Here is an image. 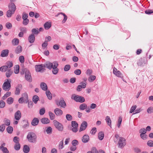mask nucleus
Here are the masks:
<instances>
[{
  "instance_id": "nucleus-37",
  "label": "nucleus",
  "mask_w": 153,
  "mask_h": 153,
  "mask_svg": "<svg viewBox=\"0 0 153 153\" xmlns=\"http://www.w3.org/2000/svg\"><path fill=\"white\" fill-rule=\"evenodd\" d=\"M87 107V105L85 103H82L79 106V108L81 110H84Z\"/></svg>"
},
{
  "instance_id": "nucleus-31",
  "label": "nucleus",
  "mask_w": 153,
  "mask_h": 153,
  "mask_svg": "<svg viewBox=\"0 0 153 153\" xmlns=\"http://www.w3.org/2000/svg\"><path fill=\"white\" fill-rule=\"evenodd\" d=\"M107 124L111 128V121L109 116H106L105 119Z\"/></svg>"
},
{
  "instance_id": "nucleus-5",
  "label": "nucleus",
  "mask_w": 153,
  "mask_h": 153,
  "mask_svg": "<svg viewBox=\"0 0 153 153\" xmlns=\"http://www.w3.org/2000/svg\"><path fill=\"white\" fill-rule=\"evenodd\" d=\"M54 125L56 128L59 131H62L64 129V127L63 125L56 120L53 121Z\"/></svg>"
},
{
  "instance_id": "nucleus-50",
  "label": "nucleus",
  "mask_w": 153,
  "mask_h": 153,
  "mask_svg": "<svg viewBox=\"0 0 153 153\" xmlns=\"http://www.w3.org/2000/svg\"><path fill=\"white\" fill-rule=\"evenodd\" d=\"M140 136L143 140H146L147 139V135L145 134H140Z\"/></svg>"
},
{
  "instance_id": "nucleus-56",
  "label": "nucleus",
  "mask_w": 153,
  "mask_h": 153,
  "mask_svg": "<svg viewBox=\"0 0 153 153\" xmlns=\"http://www.w3.org/2000/svg\"><path fill=\"white\" fill-rule=\"evenodd\" d=\"M32 33L33 34H37L39 33V31L38 30V28H37V29L35 28H34V29H32Z\"/></svg>"
},
{
  "instance_id": "nucleus-60",
  "label": "nucleus",
  "mask_w": 153,
  "mask_h": 153,
  "mask_svg": "<svg viewBox=\"0 0 153 153\" xmlns=\"http://www.w3.org/2000/svg\"><path fill=\"white\" fill-rule=\"evenodd\" d=\"M5 128V124H2L0 126V131L1 132H3Z\"/></svg>"
},
{
  "instance_id": "nucleus-35",
  "label": "nucleus",
  "mask_w": 153,
  "mask_h": 153,
  "mask_svg": "<svg viewBox=\"0 0 153 153\" xmlns=\"http://www.w3.org/2000/svg\"><path fill=\"white\" fill-rule=\"evenodd\" d=\"M11 92L9 91L7 92L2 97V99L3 100H5L8 97L10 96L11 95Z\"/></svg>"
},
{
  "instance_id": "nucleus-24",
  "label": "nucleus",
  "mask_w": 153,
  "mask_h": 153,
  "mask_svg": "<svg viewBox=\"0 0 153 153\" xmlns=\"http://www.w3.org/2000/svg\"><path fill=\"white\" fill-rule=\"evenodd\" d=\"M9 53V50L5 49L2 51L0 56L2 57H4L8 56Z\"/></svg>"
},
{
  "instance_id": "nucleus-48",
  "label": "nucleus",
  "mask_w": 153,
  "mask_h": 153,
  "mask_svg": "<svg viewBox=\"0 0 153 153\" xmlns=\"http://www.w3.org/2000/svg\"><path fill=\"white\" fill-rule=\"evenodd\" d=\"M64 147L63 140L61 141L59 143V149H62Z\"/></svg>"
},
{
  "instance_id": "nucleus-22",
  "label": "nucleus",
  "mask_w": 153,
  "mask_h": 153,
  "mask_svg": "<svg viewBox=\"0 0 153 153\" xmlns=\"http://www.w3.org/2000/svg\"><path fill=\"white\" fill-rule=\"evenodd\" d=\"M41 88L44 91H47L48 89V86L46 83L44 82H42L40 83Z\"/></svg>"
},
{
  "instance_id": "nucleus-58",
  "label": "nucleus",
  "mask_w": 153,
  "mask_h": 153,
  "mask_svg": "<svg viewBox=\"0 0 153 153\" xmlns=\"http://www.w3.org/2000/svg\"><path fill=\"white\" fill-rule=\"evenodd\" d=\"M97 131L96 128L94 127L90 131V133L93 135Z\"/></svg>"
},
{
  "instance_id": "nucleus-8",
  "label": "nucleus",
  "mask_w": 153,
  "mask_h": 153,
  "mask_svg": "<svg viewBox=\"0 0 153 153\" xmlns=\"http://www.w3.org/2000/svg\"><path fill=\"white\" fill-rule=\"evenodd\" d=\"M53 66L52 68V72L53 74L56 75L59 72V69L57 68L59 65V64L58 62L56 61L53 62Z\"/></svg>"
},
{
  "instance_id": "nucleus-51",
  "label": "nucleus",
  "mask_w": 153,
  "mask_h": 153,
  "mask_svg": "<svg viewBox=\"0 0 153 153\" xmlns=\"http://www.w3.org/2000/svg\"><path fill=\"white\" fill-rule=\"evenodd\" d=\"M137 108V106L136 105H134L132 106L130 110L129 111V113H132L134 111H135Z\"/></svg>"
},
{
  "instance_id": "nucleus-40",
  "label": "nucleus",
  "mask_w": 153,
  "mask_h": 153,
  "mask_svg": "<svg viewBox=\"0 0 153 153\" xmlns=\"http://www.w3.org/2000/svg\"><path fill=\"white\" fill-rule=\"evenodd\" d=\"M19 66L18 65H16L14 69V72L16 74H18L19 72Z\"/></svg>"
},
{
  "instance_id": "nucleus-41",
  "label": "nucleus",
  "mask_w": 153,
  "mask_h": 153,
  "mask_svg": "<svg viewBox=\"0 0 153 153\" xmlns=\"http://www.w3.org/2000/svg\"><path fill=\"white\" fill-rule=\"evenodd\" d=\"M6 130L8 133L11 134L13 132V128L12 126H9L7 128Z\"/></svg>"
},
{
  "instance_id": "nucleus-38",
  "label": "nucleus",
  "mask_w": 153,
  "mask_h": 153,
  "mask_svg": "<svg viewBox=\"0 0 153 153\" xmlns=\"http://www.w3.org/2000/svg\"><path fill=\"white\" fill-rule=\"evenodd\" d=\"M13 100H14L13 98L11 97H9L7 100V102L8 104L10 105L13 103Z\"/></svg>"
},
{
  "instance_id": "nucleus-62",
  "label": "nucleus",
  "mask_w": 153,
  "mask_h": 153,
  "mask_svg": "<svg viewBox=\"0 0 153 153\" xmlns=\"http://www.w3.org/2000/svg\"><path fill=\"white\" fill-rule=\"evenodd\" d=\"M122 121V118L121 117H119L118 120V123L117 126L118 128H120Z\"/></svg>"
},
{
  "instance_id": "nucleus-44",
  "label": "nucleus",
  "mask_w": 153,
  "mask_h": 153,
  "mask_svg": "<svg viewBox=\"0 0 153 153\" xmlns=\"http://www.w3.org/2000/svg\"><path fill=\"white\" fill-rule=\"evenodd\" d=\"M49 115L51 120H53L55 118V115L51 111L49 112Z\"/></svg>"
},
{
  "instance_id": "nucleus-39",
  "label": "nucleus",
  "mask_w": 153,
  "mask_h": 153,
  "mask_svg": "<svg viewBox=\"0 0 153 153\" xmlns=\"http://www.w3.org/2000/svg\"><path fill=\"white\" fill-rule=\"evenodd\" d=\"M96 78L95 76L91 75L88 78V80L90 82H92L96 79Z\"/></svg>"
},
{
  "instance_id": "nucleus-43",
  "label": "nucleus",
  "mask_w": 153,
  "mask_h": 153,
  "mask_svg": "<svg viewBox=\"0 0 153 153\" xmlns=\"http://www.w3.org/2000/svg\"><path fill=\"white\" fill-rule=\"evenodd\" d=\"M62 14L64 16V19L62 21V23H65L67 19V16L65 13H59L58 14Z\"/></svg>"
},
{
  "instance_id": "nucleus-11",
  "label": "nucleus",
  "mask_w": 153,
  "mask_h": 153,
  "mask_svg": "<svg viewBox=\"0 0 153 153\" xmlns=\"http://www.w3.org/2000/svg\"><path fill=\"white\" fill-rule=\"evenodd\" d=\"M56 103L57 105L60 106L63 108H65L66 105L65 102L63 99L60 100L59 101L56 100Z\"/></svg>"
},
{
  "instance_id": "nucleus-52",
  "label": "nucleus",
  "mask_w": 153,
  "mask_h": 153,
  "mask_svg": "<svg viewBox=\"0 0 153 153\" xmlns=\"http://www.w3.org/2000/svg\"><path fill=\"white\" fill-rule=\"evenodd\" d=\"M52 132V129L51 127H48L46 130V132L48 134H51Z\"/></svg>"
},
{
  "instance_id": "nucleus-26",
  "label": "nucleus",
  "mask_w": 153,
  "mask_h": 153,
  "mask_svg": "<svg viewBox=\"0 0 153 153\" xmlns=\"http://www.w3.org/2000/svg\"><path fill=\"white\" fill-rule=\"evenodd\" d=\"M44 26L45 29L48 30L51 27V23L47 22L44 24Z\"/></svg>"
},
{
  "instance_id": "nucleus-19",
  "label": "nucleus",
  "mask_w": 153,
  "mask_h": 153,
  "mask_svg": "<svg viewBox=\"0 0 153 153\" xmlns=\"http://www.w3.org/2000/svg\"><path fill=\"white\" fill-rule=\"evenodd\" d=\"M39 120L37 118L35 117L32 120L31 122V125L33 126L37 125L39 123Z\"/></svg>"
},
{
  "instance_id": "nucleus-23",
  "label": "nucleus",
  "mask_w": 153,
  "mask_h": 153,
  "mask_svg": "<svg viewBox=\"0 0 153 153\" xmlns=\"http://www.w3.org/2000/svg\"><path fill=\"white\" fill-rule=\"evenodd\" d=\"M54 112L56 115H61L63 113L62 111L59 108H56L54 109Z\"/></svg>"
},
{
  "instance_id": "nucleus-4",
  "label": "nucleus",
  "mask_w": 153,
  "mask_h": 153,
  "mask_svg": "<svg viewBox=\"0 0 153 153\" xmlns=\"http://www.w3.org/2000/svg\"><path fill=\"white\" fill-rule=\"evenodd\" d=\"M6 65L2 66L0 68V71L2 72H5L6 70L11 69V68L13 66V64L12 62H8L6 63Z\"/></svg>"
},
{
  "instance_id": "nucleus-14",
  "label": "nucleus",
  "mask_w": 153,
  "mask_h": 153,
  "mask_svg": "<svg viewBox=\"0 0 153 153\" xmlns=\"http://www.w3.org/2000/svg\"><path fill=\"white\" fill-rule=\"evenodd\" d=\"M44 65L45 66V68L46 67L50 70L51 69L53 66V63H51L49 61L47 62Z\"/></svg>"
},
{
  "instance_id": "nucleus-12",
  "label": "nucleus",
  "mask_w": 153,
  "mask_h": 153,
  "mask_svg": "<svg viewBox=\"0 0 153 153\" xmlns=\"http://www.w3.org/2000/svg\"><path fill=\"white\" fill-rule=\"evenodd\" d=\"M25 79L28 82H31L32 81V78L31 76V74L28 71H26L25 72Z\"/></svg>"
},
{
  "instance_id": "nucleus-32",
  "label": "nucleus",
  "mask_w": 153,
  "mask_h": 153,
  "mask_svg": "<svg viewBox=\"0 0 153 153\" xmlns=\"http://www.w3.org/2000/svg\"><path fill=\"white\" fill-rule=\"evenodd\" d=\"M3 122L4 123V124H5V126H9L10 125V120L6 118H4Z\"/></svg>"
},
{
  "instance_id": "nucleus-10",
  "label": "nucleus",
  "mask_w": 153,
  "mask_h": 153,
  "mask_svg": "<svg viewBox=\"0 0 153 153\" xmlns=\"http://www.w3.org/2000/svg\"><path fill=\"white\" fill-rule=\"evenodd\" d=\"M71 123V126L73 127L71 129L72 131L74 132H76L78 131V123L75 121H72Z\"/></svg>"
},
{
  "instance_id": "nucleus-57",
  "label": "nucleus",
  "mask_w": 153,
  "mask_h": 153,
  "mask_svg": "<svg viewBox=\"0 0 153 153\" xmlns=\"http://www.w3.org/2000/svg\"><path fill=\"white\" fill-rule=\"evenodd\" d=\"M48 45V42L47 41H45L42 44V49H44Z\"/></svg>"
},
{
  "instance_id": "nucleus-20",
  "label": "nucleus",
  "mask_w": 153,
  "mask_h": 153,
  "mask_svg": "<svg viewBox=\"0 0 153 153\" xmlns=\"http://www.w3.org/2000/svg\"><path fill=\"white\" fill-rule=\"evenodd\" d=\"M35 40V36L33 33H32L28 37V40L30 43H33Z\"/></svg>"
},
{
  "instance_id": "nucleus-18",
  "label": "nucleus",
  "mask_w": 153,
  "mask_h": 153,
  "mask_svg": "<svg viewBox=\"0 0 153 153\" xmlns=\"http://www.w3.org/2000/svg\"><path fill=\"white\" fill-rule=\"evenodd\" d=\"M5 72H6V76L7 78L10 77L13 73V72L11 70V69L9 68L6 70Z\"/></svg>"
},
{
  "instance_id": "nucleus-3",
  "label": "nucleus",
  "mask_w": 153,
  "mask_h": 153,
  "mask_svg": "<svg viewBox=\"0 0 153 153\" xmlns=\"http://www.w3.org/2000/svg\"><path fill=\"white\" fill-rule=\"evenodd\" d=\"M6 80L3 84L2 88L6 91H8L10 89L11 81L9 79H7Z\"/></svg>"
},
{
  "instance_id": "nucleus-33",
  "label": "nucleus",
  "mask_w": 153,
  "mask_h": 153,
  "mask_svg": "<svg viewBox=\"0 0 153 153\" xmlns=\"http://www.w3.org/2000/svg\"><path fill=\"white\" fill-rule=\"evenodd\" d=\"M39 100L38 96L36 95L34 96L33 97V101L36 104L37 102Z\"/></svg>"
},
{
  "instance_id": "nucleus-17",
  "label": "nucleus",
  "mask_w": 153,
  "mask_h": 153,
  "mask_svg": "<svg viewBox=\"0 0 153 153\" xmlns=\"http://www.w3.org/2000/svg\"><path fill=\"white\" fill-rule=\"evenodd\" d=\"M15 118L16 120H20L21 117V113L19 110L17 111L15 114Z\"/></svg>"
},
{
  "instance_id": "nucleus-1",
  "label": "nucleus",
  "mask_w": 153,
  "mask_h": 153,
  "mask_svg": "<svg viewBox=\"0 0 153 153\" xmlns=\"http://www.w3.org/2000/svg\"><path fill=\"white\" fill-rule=\"evenodd\" d=\"M27 138L28 141L30 143H35L36 141L37 136L33 132H29Z\"/></svg>"
},
{
  "instance_id": "nucleus-63",
  "label": "nucleus",
  "mask_w": 153,
  "mask_h": 153,
  "mask_svg": "<svg viewBox=\"0 0 153 153\" xmlns=\"http://www.w3.org/2000/svg\"><path fill=\"white\" fill-rule=\"evenodd\" d=\"M20 30L22 32L24 33H26L27 32V29L25 27H21L20 28Z\"/></svg>"
},
{
  "instance_id": "nucleus-36",
  "label": "nucleus",
  "mask_w": 153,
  "mask_h": 153,
  "mask_svg": "<svg viewBox=\"0 0 153 153\" xmlns=\"http://www.w3.org/2000/svg\"><path fill=\"white\" fill-rule=\"evenodd\" d=\"M46 94L49 100H51L52 99V96L51 94L49 91H47L46 92Z\"/></svg>"
},
{
  "instance_id": "nucleus-46",
  "label": "nucleus",
  "mask_w": 153,
  "mask_h": 153,
  "mask_svg": "<svg viewBox=\"0 0 153 153\" xmlns=\"http://www.w3.org/2000/svg\"><path fill=\"white\" fill-rule=\"evenodd\" d=\"M14 148L16 150L18 151L19 150L20 148V145L19 143H15Z\"/></svg>"
},
{
  "instance_id": "nucleus-30",
  "label": "nucleus",
  "mask_w": 153,
  "mask_h": 153,
  "mask_svg": "<svg viewBox=\"0 0 153 153\" xmlns=\"http://www.w3.org/2000/svg\"><path fill=\"white\" fill-rule=\"evenodd\" d=\"M23 151L25 153H28L30 151V148L27 145H25L23 148Z\"/></svg>"
},
{
  "instance_id": "nucleus-53",
  "label": "nucleus",
  "mask_w": 153,
  "mask_h": 153,
  "mask_svg": "<svg viewBox=\"0 0 153 153\" xmlns=\"http://www.w3.org/2000/svg\"><path fill=\"white\" fill-rule=\"evenodd\" d=\"M5 105V102L2 100L0 101V108H4Z\"/></svg>"
},
{
  "instance_id": "nucleus-28",
  "label": "nucleus",
  "mask_w": 153,
  "mask_h": 153,
  "mask_svg": "<svg viewBox=\"0 0 153 153\" xmlns=\"http://www.w3.org/2000/svg\"><path fill=\"white\" fill-rule=\"evenodd\" d=\"M22 51V48L20 45L18 46L16 48L15 52L16 54L21 53Z\"/></svg>"
},
{
  "instance_id": "nucleus-13",
  "label": "nucleus",
  "mask_w": 153,
  "mask_h": 153,
  "mask_svg": "<svg viewBox=\"0 0 153 153\" xmlns=\"http://www.w3.org/2000/svg\"><path fill=\"white\" fill-rule=\"evenodd\" d=\"M88 126L87 123L85 121L82 122L81 125L80 127L79 130V132H81L85 129Z\"/></svg>"
},
{
  "instance_id": "nucleus-47",
  "label": "nucleus",
  "mask_w": 153,
  "mask_h": 153,
  "mask_svg": "<svg viewBox=\"0 0 153 153\" xmlns=\"http://www.w3.org/2000/svg\"><path fill=\"white\" fill-rule=\"evenodd\" d=\"M71 68V66L69 65H65L64 68V70L65 71H69Z\"/></svg>"
},
{
  "instance_id": "nucleus-6",
  "label": "nucleus",
  "mask_w": 153,
  "mask_h": 153,
  "mask_svg": "<svg viewBox=\"0 0 153 153\" xmlns=\"http://www.w3.org/2000/svg\"><path fill=\"white\" fill-rule=\"evenodd\" d=\"M118 148H123L126 145V140L123 137H120L118 142Z\"/></svg>"
},
{
  "instance_id": "nucleus-34",
  "label": "nucleus",
  "mask_w": 153,
  "mask_h": 153,
  "mask_svg": "<svg viewBox=\"0 0 153 153\" xmlns=\"http://www.w3.org/2000/svg\"><path fill=\"white\" fill-rule=\"evenodd\" d=\"M12 42L14 45H17L19 43V40L17 38H14L12 40Z\"/></svg>"
},
{
  "instance_id": "nucleus-61",
  "label": "nucleus",
  "mask_w": 153,
  "mask_h": 153,
  "mask_svg": "<svg viewBox=\"0 0 153 153\" xmlns=\"http://www.w3.org/2000/svg\"><path fill=\"white\" fill-rule=\"evenodd\" d=\"M19 61L21 62V63H24L25 61V59L24 56H20L19 58Z\"/></svg>"
},
{
  "instance_id": "nucleus-25",
  "label": "nucleus",
  "mask_w": 153,
  "mask_h": 153,
  "mask_svg": "<svg viewBox=\"0 0 153 153\" xmlns=\"http://www.w3.org/2000/svg\"><path fill=\"white\" fill-rule=\"evenodd\" d=\"M89 140V137L88 135H85L83 136L82 139V141L84 143L88 142Z\"/></svg>"
},
{
  "instance_id": "nucleus-29",
  "label": "nucleus",
  "mask_w": 153,
  "mask_h": 153,
  "mask_svg": "<svg viewBox=\"0 0 153 153\" xmlns=\"http://www.w3.org/2000/svg\"><path fill=\"white\" fill-rule=\"evenodd\" d=\"M104 133L102 131L100 132L98 135V137L100 140H102L104 138Z\"/></svg>"
},
{
  "instance_id": "nucleus-49",
  "label": "nucleus",
  "mask_w": 153,
  "mask_h": 153,
  "mask_svg": "<svg viewBox=\"0 0 153 153\" xmlns=\"http://www.w3.org/2000/svg\"><path fill=\"white\" fill-rule=\"evenodd\" d=\"M147 144L149 147H153V141L152 140H148L147 143Z\"/></svg>"
},
{
  "instance_id": "nucleus-21",
  "label": "nucleus",
  "mask_w": 153,
  "mask_h": 153,
  "mask_svg": "<svg viewBox=\"0 0 153 153\" xmlns=\"http://www.w3.org/2000/svg\"><path fill=\"white\" fill-rule=\"evenodd\" d=\"M22 89V86L21 85H18L16 88V90L15 94L16 95H19L20 93V91Z\"/></svg>"
},
{
  "instance_id": "nucleus-64",
  "label": "nucleus",
  "mask_w": 153,
  "mask_h": 153,
  "mask_svg": "<svg viewBox=\"0 0 153 153\" xmlns=\"http://www.w3.org/2000/svg\"><path fill=\"white\" fill-rule=\"evenodd\" d=\"M74 73L76 75H79L81 74V71L80 69H77L75 70Z\"/></svg>"
},
{
  "instance_id": "nucleus-42",
  "label": "nucleus",
  "mask_w": 153,
  "mask_h": 153,
  "mask_svg": "<svg viewBox=\"0 0 153 153\" xmlns=\"http://www.w3.org/2000/svg\"><path fill=\"white\" fill-rule=\"evenodd\" d=\"M14 13H13V11L10 10H9L7 12V16L8 17H10L12 15L14 14Z\"/></svg>"
},
{
  "instance_id": "nucleus-7",
  "label": "nucleus",
  "mask_w": 153,
  "mask_h": 153,
  "mask_svg": "<svg viewBox=\"0 0 153 153\" xmlns=\"http://www.w3.org/2000/svg\"><path fill=\"white\" fill-rule=\"evenodd\" d=\"M35 68V70L37 72L43 73L45 71V66L43 64L36 65Z\"/></svg>"
},
{
  "instance_id": "nucleus-54",
  "label": "nucleus",
  "mask_w": 153,
  "mask_h": 153,
  "mask_svg": "<svg viewBox=\"0 0 153 153\" xmlns=\"http://www.w3.org/2000/svg\"><path fill=\"white\" fill-rule=\"evenodd\" d=\"M19 138L18 137H15L13 139V141L15 143H19Z\"/></svg>"
},
{
  "instance_id": "nucleus-59",
  "label": "nucleus",
  "mask_w": 153,
  "mask_h": 153,
  "mask_svg": "<svg viewBox=\"0 0 153 153\" xmlns=\"http://www.w3.org/2000/svg\"><path fill=\"white\" fill-rule=\"evenodd\" d=\"M147 112L148 113H152L153 112V107H149L147 110Z\"/></svg>"
},
{
  "instance_id": "nucleus-45",
  "label": "nucleus",
  "mask_w": 153,
  "mask_h": 153,
  "mask_svg": "<svg viewBox=\"0 0 153 153\" xmlns=\"http://www.w3.org/2000/svg\"><path fill=\"white\" fill-rule=\"evenodd\" d=\"M66 118L68 121H71L73 119L72 116L70 114H67L66 115Z\"/></svg>"
},
{
  "instance_id": "nucleus-15",
  "label": "nucleus",
  "mask_w": 153,
  "mask_h": 153,
  "mask_svg": "<svg viewBox=\"0 0 153 153\" xmlns=\"http://www.w3.org/2000/svg\"><path fill=\"white\" fill-rule=\"evenodd\" d=\"M113 73L118 77L121 78L123 77V76L120 72L117 70L114 67L113 68Z\"/></svg>"
},
{
  "instance_id": "nucleus-16",
  "label": "nucleus",
  "mask_w": 153,
  "mask_h": 153,
  "mask_svg": "<svg viewBox=\"0 0 153 153\" xmlns=\"http://www.w3.org/2000/svg\"><path fill=\"white\" fill-rule=\"evenodd\" d=\"M8 7L9 10H10L13 11V13L15 12L16 9V7L14 3L12 2L10 3L8 5Z\"/></svg>"
},
{
  "instance_id": "nucleus-27",
  "label": "nucleus",
  "mask_w": 153,
  "mask_h": 153,
  "mask_svg": "<svg viewBox=\"0 0 153 153\" xmlns=\"http://www.w3.org/2000/svg\"><path fill=\"white\" fill-rule=\"evenodd\" d=\"M41 122L43 124H47L50 123V120L48 118L45 117L41 119Z\"/></svg>"
},
{
  "instance_id": "nucleus-2",
  "label": "nucleus",
  "mask_w": 153,
  "mask_h": 153,
  "mask_svg": "<svg viewBox=\"0 0 153 153\" xmlns=\"http://www.w3.org/2000/svg\"><path fill=\"white\" fill-rule=\"evenodd\" d=\"M71 98L76 102L80 103L83 102L85 100L84 97L78 95H76L74 94L72 95Z\"/></svg>"
},
{
  "instance_id": "nucleus-9",
  "label": "nucleus",
  "mask_w": 153,
  "mask_h": 153,
  "mask_svg": "<svg viewBox=\"0 0 153 153\" xmlns=\"http://www.w3.org/2000/svg\"><path fill=\"white\" fill-rule=\"evenodd\" d=\"M25 100V102L27 103L28 102V97L27 94L24 93L23 94V97L20 98L18 100L20 103H22Z\"/></svg>"
},
{
  "instance_id": "nucleus-55",
  "label": "nucleus",
  "mask_w": 153,
  "mask_h": 153,
  "mask_svg": "<svg viewBox=\"0 0 153 153\" xmlns=\"http://www.w3.org/2000/svg\"><path fill=\"white\" fill-rule=\"evenodd\" d=\"M45 110L44 108L41 109L39 111V114L40 115H43L45 113Z\"/></svg>"
}]
</instances>
